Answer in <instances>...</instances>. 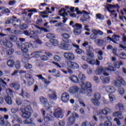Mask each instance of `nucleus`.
Here are the masks:
<instances>
[{"mask_svg": "<svg viewBox=\"0 0 126 126\" xmlns=\"http://www.w3.org/2000/svg\"><path fill=\"white\" fill-rule=\"evenodd\" d=\"M105 43H110L111 41H112V38L110 37V36H107L104 38Z\"/></svg>", "mask_w": 126, "mask_h": 126, "instance_id": "nucleus-62", "label": "nucleus"}, {"mask_svg": "<svg viewBox=\"0 0 126 126\" xmlns=\"http://www.w3.org/2000/svg\"><path fill=\"white\" fill-rule=\"evenodd\" d=\"M94 97L95 99L100 100L101 99V94L99 93H95L94 95Z\"/></svg>", "mask_w": 126, "mask_h": 126, "instance_id": "nucleus-49", "label": "nucleus"}, {"mask_svg": "<svg viewBox=\"0 0 126 126\" xmlns=\"http://www.w3.org/2000/svg\"><path fill=\"white\" fill-rule=\"evenodd\" d=\"M93 104H94L95 106H99L100 105V102H99V99H95L93 98L91 99Z\"/></svg>", "mask_w": 126, "mask_h": 126, "instance_id": "nucleus-44", "label": "nucleus"}, {"mask_svg": "<svg viewBox=\"0 0 126 126\" xmlns=\"http://www.w3.org/2000/svg\"><path fill=\"white\" fill-rule=\"evenodd\" d=\"M61 36L63 37V41L64 43H69L70 38V35L67 33H63L61 34Z\"/></svg>", "mask_w": 126, "mask_h": 126, "instance_id": "nucleus-13", "label": "nucleus"}, {"mask_svg": "<svg viewBox=\"0 0 126 126\" xmlns=\"http://www.w3.org/2000/svg\"><path fill=\"white\" fill-rule=\"evenodd\" d=\"M24 67L26 68V69H31V68H32V64L27 63L25 64Z\"/></svg>", "mask_w": 126, "mask_h": 126, "instance_id": "nucleus-58", "label": "nucleus"}, {"mask_svg": "<svg viewBox=\"0 0 126 126\" xmlns=\"http://www.w3.org/2000/svg\"><path fill=\"white\" fill-rule=\"evenodd\" d=\"M114 83L116 87H121V84L123 85H126V81H125V80L122 78L116 81H115Z\"/></svg>", "mask_w": 126, "mask_h": 126, "instance_id": "nucleus-17", "label": "nucleus"}, {"mask_svg": "<svg viewBox=\"0 0 126 126\" xmlns=\"http://www.w3.org/2000/svg\"><path fill=\"white\" fill-rule=\"evenodd\" d=\"M92 33L90 35V38L91 40H96L98 38L97 34L95 31V29H93L92 30Z\"/></svg>", "mask_w": 126, "mask_h": 126, "instance_id": "nucleus-20", "label": "nucleus"}, {"mask_svg": "<svg viewBox=\"0 0 126 126\" xmlns=\"http://www.w3.org/2000/svg\"><path fill=\"white\" fill-rule=\"evenodd\" d=\"M105 6V8H106L108 11L110 10V9H112V8H113V7H115L114 5L110 4H106Z\"/></svg>", "mask_w": 126, "mask_h": 126, "instance_id": "nucleus-50", "label": "nucleus"}, {"mask_svg": "<svg viewBox=\"0 0 126 126\" xmlns=\"http://www.w3.org/2000/svg\"><path fill=\"white\" fill-rule=\"evenodd\" d=\"M98 59L99 61H102L103 60V52L102 51H100L98 53Z\"/></svg>", "mask_w": 126, "mask_h": 126, "instance_id": "nucleus-57", "label": "nucleus"}, {"mask_svg": "<svg viewBox=\"0 0 126 126\" xmlns=\"http://www.w3.org/2000/svg\"><path fill=\"white\" fill-rule=\"evenodd\" d=\"M105 71H106V68L101 67L97 69L95 71V73L97 75L103 74L104 76H108L109 74L108 73L105 72Z\"/></svg>", "mask_w": 126, "mask_h": 126, "instance_id": "nucleus-6", "label": "nucleus"}, {"mask_svg": "<svg viewBox=\"0 0 126 126\" xmlns=\"http://www.w3.org/2000/svg\"><path fill=\"white\" fill-rule=\"evenodd\" d=\"M6 93L8 95H10V96H11V95H12V94L13 93V91H12L10 89H7V90H6Z\"/></svg>", "mask_w": 126, "mask_h": 126, "instance_id": "nucleus-61", "label": "nucleus"}, {"mask_svg": "<svg viewBox=\"0 0 126 126\" xmlns=\"http://www.w3.org/2000/svg\"><path fill=\"white\" fill-rule=\"evenodd\" d=\"M105 88L107 93H114L116 92V88L113 86H107Z\"/></svg>", "mask_w": 126, "mask_h": 126, "instance_id": "nucleus-21", "label": "nucleus"}, {"mask_svg": "<svg viewBox=\"0 0 126 126\" xmlns=\"http://www.w3.org/2000/svg\"><path fill=\"white\" fill-rule=\"evenodd\" d=\"M79 90V88L77 86H74L69 90V92L70 93H77L78 92V91Z\"/></svg>", "mask_w": 126, "mask_h": 126, "instance_id": "nucleus-24", "label": "nucleus"}, {"mask_svg": "<svg viewBox=\"0 0 126 126\" xmlns=\"http://www.w3.org/2000/svg\"><path fill=\"white\" fill-rule=\"evenodd\" d=\"M59 14L61 16L63 17V22L65 23V22H66V21L67 20V18H65V16H67V13H66V10H65L63 8L61 9V10L59 11Z\"/></svg>", "mask_w": 126, "mask_h": 126, "instance_id": "nucleus-8", "label": "nucleus"}, {"mask_svg": "<svg viewBox=\"0 0 126 126\" xmlns=\"http://www.w3.org/2000/svg\"><path fill=\"white\" fill-rule=\"evenodd\" d=\"M2 9L3 13H9L10 11L8 8L4 9L3 7H0V10Z\"/></svg>", "mask_w": 126, "mask_h": 126, "instance_id": "nucleus-54", "label": "nucleus"}, {"mask_svg": "<svg viewBox=\"0 0 126 126\" xmlns=\"http://www.w3.org/2000/svg\"><path fill=\"white\" fill-rule=\"evenodd\" d=\"M72 46L75 48H76V52L77 54L80 55V54H82V50L79 49V46L77 44H75L74 43L72 44Z\"/></svg>", "mask_w": 126, "mask_h": 126, "instance_id": "nucleus-31", "label": "nucleus"}, {"mask_svg": "<svg viewBox=\"0 0 126 126\" xmlns=\"http://www.w3.org/2000/svg\"><path fill=\"white\" fill-rule=\"evenodd\" d=\"M96 19H99V20H104L105 17L101 13H98L96 15Z\"/></svg>", "mask_w": 126, "mask_h": 126, "instance_id": "nucleus-41", "label": "nucleus"}, {"mask_svg": "<svg viewBox=\"0 0 126 126\" xmlns=\"http://www.w3.org/2000/svg\"><path fill=\"white\" fill-rule=\"evenodd\" d=\"M87 62L89 63H90V64H92L93 65L96 63V61L93 59L91 60V59H90V58H88V59L87 60Z\"/></svg>", "mask_w": 126, "mask_h": 126, "instance_id": "nucleus-48", "label": "nucleus"}, {"mask_svg": "<svg viewBox=\"0 0 126 126\" xmlns=\"http://www.w3.org/2000/svg\"><path fill=\"white\" fill-rule=\"evenodd\" d=\"M34 27L35 28H36V29H38L39 30H40V31H37V33H38V34H41L42 33V31H44V32H49V31H48V30H47L46 29L43 28V27H40L36 25H34Z\"/></svg>", "mask_w": 126, "mask_h": 126, "instance_id": "nucleus-23", "label": "nucleus"}, {"mask_svg": "<svg viewBox=\"0 0 126 126\" xmlns=\"http://www.w3.org/2000/svg\"><path fill=\"white\" fill-rule=\"evenodd\" d=\"M33 15L32 13H30L28 14V18H25L24 20L27 22V23H30L31 21H30V19L31 18V16Z\"/></svg>", "mask_w": 126, "mask_h": 126, "instance_id": "nucleus-38", "label": "nucleus"}, {"mask_svg": "<svg viewBox=\"0 0 126 126\" xmlns=\"http://www.w3.org/2000/svg\"><path fill=\"white\" fill-rule=\"evenodd\" d=\"M110 111H111V109L110 108L105 107L102 110H99L98 113L97 114V115L98 116H99L100 115H101V114H103V115H104L105 116H107L109 112H110Z\"/></svg>", "mask_w": 126, "mask_h": 126, "instance_id": "nucleus-18", "label": "nucleus"}, {"mask_svg": "<svg viewBox=\"0 0 126 126\" xmlns=\"http://www.w3.org/2000/svg\"><path fill=\"white\" fill-rule=\"evenodd\" d=\"M46 37L47 38H48V39H50V40L56 38V36H55V34L51 33H47L46 35Z\"/></svg>", "mask_w": 126, "mask_h": 126, "instance_id": "nucleus-45", "label": "nucleus"}, {"mask_svg": "<svg viewBox=\"0 0 126 126\" xmlns=\"http://www.w3.org/2000/svg\"><path fill=\"white\" fill-rule=\"evenodd\" d=\"M21 30H25V29H28V25L26 24H23L20 26Z\"/></svg>", "mask_w": 126, "mask_h": 126, "instance_id": "nucleus-51", "label": "nucleus"}, {"mask_svg": "<svg viewBox=\"0 0 126 126\" xmlns=\"http://www.w3.org/2000/svg\"><path fill=\"white\" fill-rule=\"evenodd\" d=\"M5 101L8 105H12V99L9 95L5 96Z\"/></svg>", "mask_w": 126, "mask_h": 126, "instance_id": "nucleus-26", "label": "nucleus"}, {"mask_svg": "<svg viewBox=\"0 0 126 126\" xmlns=\"http://www.w3.org/2000/svg\"><path fill=\"white\" fill-rule=\"evenodd\" d=\"M30 47H32L33 49H36L38 48V45L35 41H31L30 43H29V48Z\"/></svg>", "mask_w": 126, "mask_h": 126, "instance_id": "nucleus-30", "label": "nucleus"}, {"mask_svg": "<svg viewBox=\"0 0 126 126\" xmlns=\"http://www.w3.org/2000/svg\"><path fill=\"white\" fill-rule=\"evenodd\" d=\"M8 38L11 42H16V41H17V36L15 35H9Z\"/></svg>", "mask_w": 126, "mask_h": 126, "instance_id": "nucleus-37", "label": "nucleus"}, {"mask_svg": "<svg viewBox=\"0 0 126 126\" xmlns=\"http://www.w3.org/2000/svg\"><path fill=\"white\" fill-rule=\"evenodd\" d=\"M52 94H49L48 95L49 98L51 99V100H57V96L56 94V92L55 91H52Z\"/></svg>", "mask_w": 126, "mask_h": 126, "instance_id": "nucleus-29", "label": "nucleus"}, {"mask_svg": "<svg viewBox=\"0 0 126 126\" xmlns=\"http://www.w3.org/2000/svg\"><path fill=\"white\" fill-rule=\"evenodd\" d=\"M121 65H124V63L122 61L114 63V66L116 68H120Z\"/></svg>", "mask_w": 126, "mask_h": 126, "instance_id": "nucleus-39", "label": "nucleus"}, {"mask_svg": "<svg viewBox=\"0 0 126 126\" xmlns=\"http://www.w3.org/2000/svg\"><path fill=\"white\" fill-rule=\"evenodd\" d=\"M6 87V82L3 81V79L0 80V92H1L2 90H5Z\"/></svg>", "mask_w": 126, "mask_h": 126, "instance_id": "nucleus-22", "label": "nucleus"}, {"mask_svg": "<svg viewBox=\"0 0 126 126\" xmlns=\"http://www.w3.org/2000/svg\"><path fill=\"white\" fill-rule=\"evenodd\" d=\"M7 64L9 67H12L14 65V61L13 60H9L7 62Z\"/></svg>", "mask_w": 126, "mask_h": 126, "instance_id": "nucleus-43", "label": "nucleus"}, {"mask_svg": "<svg viewBox=\"0 0 126 126\" xmlns=\"http://www.w3.org/2000/svg\"><path fill=\"white\" fill-rule=\"evenodd\" d=\"M106 69L108 70V71H115L116 70V69L112 65H109L108 68H105V70Z\"/></svg>", "mask_w": 126, "mask_h": 126, "instance_id": "nucleus-52", "label": "nucleus"}, {"mask_svg": "<svg viewBox=\"0 0 126 126\" xmlns=\"http://www.w3.org/2000/svg\"><path fill=\"white\" fill-rule=\"evenodd\" d=\"M61 100L63 103H67L69 101V94L66 93L62 94L61 95Z\"/></svg>", "mask_w": 126, "mask_h": 126, "instance_id": "nucleus-15", "label": "nucleus"}, {"mask_svg": "<svg viewBox=\"0 0 126 126\" xmlns=\"http://www.w3.org/2000/svg\"><path fill=\"white\" fill-rule=\"evenodd\" d=\"M9 85H10V87H11V88H14V90H16V91L20 89V84H19V83L17 82L12 83L10 84Z\"/></svg>", "mask_w": 126, "mask_h": 126, "instance_id": "nucleus-19", "label": "nucleus"}, {"mask_svg": "<svg viewBox=\"0 0 126 126\" xmlns=\"http://www.w3.org/2000/svg\"><path fill=\"white\" fill-rule=\"evenodd\" d=\"M82 46L83 47H85L87 53H89L94 51V49H93V47L91 45H88V42L87 41H85L84 43H83Z\"/></svg>", "mask_w": 126, "mask_h": 126, "instance_id": "nucleus-16", "label": "nucleus"}, {"mask_svg": "<svg viewBox=\"0 0 126 126\" xmlns=\"http://www.w3.org/2000/svg\"><path fill=\"white\" fill-rule=\"evenodd\" d=\"M80 92L82 94H87L89 97L92 96L93 95L92 84L89 82H87L85 84H84V82H83Z\"/></svg>", "mask_w": 126, "mask_h": 126, "instance_id": "nucleus-1", "label": "nucleus"}, {"mask_svg": "<svg viewBox=\"0 0 126 126\" xmlns=\"http://www.w3.org/2000/svg\"><path fill=\"white\" fill-rule=\"evenodd\" d=\"M35 34L36 33H35V32H34V31H30L29 36H30L31 38H35Z\"/></svg>", "mask_w": 126, "mask_h": 126, "instance_id": "nucleus-60", "label": "nucleus"}, {"mask_svg": "<svg viewBox=\"0 0 126 126\" xmlns=\"http://www.w3.org/2000/svg\"><path fill=\"white\" fill-rule=\"evenodd\" d=\"M15 65V67H16V68H17V69H20V67H21V64L20 61H17L16 62Z\"/></svg>", "mask_w": 126, "mask_h": 126, "instance_id": "nucleus-53", "label": "nucleus"}, {"mask_svg": "<svg viewBox=\"0 0 126 126\" xmlns=\"http://www.w3.org/2000/svg\"><path fill=\"white\" fill-rule=\"evenodd\" d=\"M16 45L18 48L21 49L22 53H28V49L29 48V42H25L24 44L21 41H17Z\"/></svg>", "mask_w": 126, "mask_h": 126, "instance_id": "nucleus-3", "label": "nucleus"}, {"mask_svg": "<svg viewBox=\"0 0 126 126\" xmlns=\"http://www.w3.org/2000/svg\"><path fill=\"white\" fill-rule=\"evenodd\" d=\"M20 95L22 97H23V98H24L25 97L28 98H30V94H29V93H28L25 92L23 89H22V91L21 93L20 94Z\"/></svg>", "mask_w": 126, "mask_h": 126, "instance_id": "nucleus-25", "label": "nucleus"}, {"mask_svg": "<svg viewBox=\"0 0 126 126\" xmlns=\"http://www.w3.org/2000/svg\"><path fill=\"white\" fill-rule=\"evenodd\" d=\"M75 10L77 12V14H82L84 18H86V19H90V16H89V13H88L86 11H83L82 12L79 11V9L78 8H76Z\"/></svg>", "mask_w": 126, "mask_h": 126, "instance_id": "nucleus-10", "label": "nucleus"}, {"mask_svg": "<svg viewBox=\"0 0 126 126\" xmlns=\"http://www.w3.org/2000/svg\"><path fill=\"white\" fill-rule=\"evenodd\" d=\"M114 121L116 122V124L118 126H122V123H121V120L119 118H115Z\"/></svg>", "mask_w": 126, "mask_h": 126, "instance_id": "nucleus-56", "label": "nucleus"}, {"mask_svg": "<svg viewBox=\"0 0 126 126\" xmlns=\"http://www.w3.org/2000/svg\"><path fill=\"white\" fill-rule=\"evenodd\" d=\"M40 101L42 104L44 105H49V103H48V99L43 96H40L39 97Z\"/></svg>", "mask_w": 126, "mask_h": 126, "instance_id": "nucleus-33", "label": "nucleus"}, {"mask_svg": "<svg viewBox=\"0 0 126 126\" xmlns=\"http://www.w3.org/2000/svg\"><path fill=\"white\" fill-rule=\"evenodd\" d=\"M100 79L104 82V83H109V82H110V78L109 77L101 76L100 77Z\"/></svg>", "mask_w": 126, "mask_h": 126, "instance_id": "nucleus-34", "label": "nucleus"}, {"mask_svg": "<svg viewBox=\"0 0 126 126\" xmlns=\"http://www.w3.org/2000/svg\"><path fill=\"white\" fill-rule=\"evenodd\" d=\"M87 56L90 58H94V53L91 52H87Z\"/></svg>", "mask_w": 126, "mask_h": 126, "instance_id": "nucleus-63", "label": "nucleus"}, {"mask_svg": "<svg viewBox=\"0 0 126 126\" xmlns=\"http://www.w3.org/2000/svg\"><path fill=\"white\" fill-rule=\"evenodd\" d=\"M53 115L55 118H63V110L61 108H57L55 110Z\"/></svg>", "mask_w": 126, "mask_h": 126, "instance_id": "nucleus-9", "label": "nucleus"}, {"mask_svg": "<svg viewBox=\"0 0 126 126\" xmlns=\"http://www.w3.org/2000/svg\"><path fill=\"white\" fill-rule=\"evenodd\" d=\"M25 78L28 80V84L29 86H32V85L34 84V79H33V77H32V76L30 74H26L25 75Z\"/></svg>", "mask_w": 126, "mask_h": 126, "instance_id": "nucleus-11", "label": "nucleus"}, {"mask_svg": "<svg viewBox=\"0 0 126 126\" xmlns=\"http://www.w3.org/2000/svg\"><path fill=\"white\" fill-rule=\"evenodd\" d=\"M112 122L111 121H105L104 122L105 126H112Z\"/></svg>", "mask_w": 126, "mask_h": 126, "instance_id": "nucleus-64", "label": "nucleus"}, {"mask_svg": "<svg viewBox=\"0 0 126 126\" xmlns=\"http://www.w3.org/2000/svg\"><path fill=\"white\" fill-rule=\"evenodd\" d=\"M67 65L72 69H77V68H79V65L77 63L72 61H67Z\"/></svg>", "mask_w": 126, "mask_h": 126, "instance_id": "nucleus-7", "label": "nucleus"}, {"mask_svg": "<svg viewBox=\"0 0 126 126\" xmlns=\"http://www.w3.org/2000/svg\"><path fill=\"white\" fill-rule=\"evenodd\" d=\"M72 27L73 28V31L74 35H80V33H81V29H82V25L79 23H76L72 25Z\"/></svg>", "mask_w": 126, "mask_h": 126, "instance_id": "nucleus-4", "label": "nucleus"}, {"mask_svg": "<svg viewBox=\"0 0 126 126\" xmlns=\"http://www.w3.org/2000/svg\"><path fill=\"white\" fill-rule=\"evenodd\" d=\"M53 60H54L55 62L59 63L62 61V58L59 55H55L53 57Z\"/></svg>", "mask_w": 126, "mask_h": 126, "instance_id": "nucleus-47", "label": "nucleus"}, {"mask_svg": "<svg viewBox=\"0 0 126 126\" xmlns=\"http://www.w3.org/2000/svg\"><path fill=\"white\" fill-rule=\"evenodd\" d=\"M2 43V45L6 48H12V46H13L12 42L6 39V38H3Z\"/></svg>", "mask_w": 126, "mask_h": 126, "instance_id": "nucleus-14", "label": "nucleus"}, {"mask_svg": "<svg viewBox=\"0 0 126 126\" xmlns=\"http://www.w3.org/2000/svg\"><path fill=\"white\" fill-rule=\"evenodd\" d=\"M63 57L66 60H68V61H74V59H75V56H74V54L71 52L64 53Z\"/></svg>", "mask_w": 126, "mask_h": 126, "instance_id": "nucleus-5", "label": "nucleus"}, {"mask_svg": "<svg viewBox=\"0 0 126 126\" xmlns=\"http://www.w3.org/2000/svg\"><path fill=\"white\" fill-rule=\"evenodd\" d=\"M120 38H121V36L117 35H114L112 37V41L113 42V43H116V42L120 40Z\"/></svg>", "mask_w": 126, "mask_h": 126, "instance_id": "nucleus-35", "label": "nucleus"}, {"mask_svg": "<svg viewBox=\"0 0 126 126\" xmlns=\"http://www.w3.org/2000/svg\"><path fill=\"white\" fill-rule=\"evenodd\" d=\"M113 117H118L120 120L124 119V115L122 114L121 112L117 111L113 114Z\"/></svg>", "mask_w": 126, "mask_h": 126, "instance_id": "nucleus-28", "label": "nucleus"}, {"mask_svg": "<svg viewBox=\"0 0 126 126\" xmlns=\"http://www.w3.org/2000/svg\"><path fill=\"white\" fill-rule=\"evenodd\" d=\"M21 112L22 113V117L23 119H29L31 117L32 108L30 106L25 107V106L22 105L21 107Z\"/></svg>", "mask_w": 126, "mask_h": 126, "instance_id": "nucleus-2", "label": "nucleus"}, {"mask_svg": "<svg viewBox=\"0 0 126 126\" xmlns=\"http://www.w3.org/2000/svg\"><path fill=\"white\" fill-rule=\"evenodd\" d=\"M75 118L71 116L69 118L68 124H69V125H71V126H72V125L75 123Z\"/></svg>", "mask_w": 126, "mask_h": 126, "instance_id": "nucleus-36", "label": "nucleus"}, {"mask_svg": "<svg viewBox=\"0 0 126 126\" xmlns=\"http://www.w3.org/2000/svg\"><path fill=\"white\" fill-rule=\"evenodd\" d=\"M69 79L72 82H73L74 83H78V82H79L78 78L76 76L72 75L70 76Z\"/></svg>", "mask_w": 126, "mask_h": 126, "instance_id": "nucleus-27", "label": "nucleus"}, {"mask_svg": "<svg viewBox=\"0 0 126 126\" xmlns=\"http://www.w3.org/2000/svg\"><path fill=\"white\" fill-rule=\"evenodd\" d=\"M60 47L63 50H64L65 51H70L71 49H72V47L71 46V45L68 44V43H62L60 44Z\"/></svg>", "mask_w": 126, "mask_h": 126, "instance_id": "nucleus-12", "label": "nucleus"}, {"mask_svg": "<svg viewBox=\"0 0 126 126\" xmlns=\"http://www.w3.org/2000/svg\"><path fill=\"white\" fill-rule=\"evenodd\" d=\"M16 103L18 105H21V104H22V100L19 97H17L16 99Z\"/></svg>", "mask_w": 126, "mask_h": 126, "instance_id": "nucleus-59", "label": "nucleus"}, {"mask_svg": "<svg viewBox=\"0 0 126 126\" xmlns=\"http://www.w3.org/2000/svg\"><path fill=\"white\" fill-rule=\"evenodd\" d=\"M6 55H7V56H11V55L13 54V53H14V50L11 49H9L8 50H7L6 51Z\"/></svg>", "mask_w": 126, "mask_h": 126, "instance_id": "nucleus-55", "label": "nucleus"}, {"mask_svg": "<svg viewBox=\"0 0 126 126\" xmlns=\"http://www.w3.org/2000/svg\"><path fill=\"white\" fill-rule=\"evenodd\" d=\"M44 121L46 122L54 121V117L51 116V114H47L46 117H44Z\"/></svg>", "mask_w": 126, "mask_h": 126, "instance_id": "nucleus-32", "label": "nucleus"}, {"mask_svg": "<svg viewBox=\"0 0 126 126\" xmlns=\"http://www.w3.org/2000/svg\"><path fill=\"white\" fill-rule=\"evenodd\" d=\"M94 42L95 44L99 45V46H102L103 45V40L101 39H96L94 40Z\"/></svg>", "mask_w": 126, "mask_h": 126, "instance_id": "nucleus-42", "label": "nucleus"}, {"mask_svg": "<svg viewBox=\"0 0 126 126\" xmlns=\"http://www.w3.org/2000/svg\"><path fill=\"white\" fill-rule=\"evenodd\" d=\"M78 77L79 79L81 80L82 83H83V81H84V80L86 79V77H85V75L82 74V73H80V74L78 75Z\"/></svg>", "mask_w": 126, "mask_h": 126, "instance_id": "nucleus-40", "label": "nucleus"}, {"mask_svg": "<svg viewBox=\"0 0 126 126\" xmlns=\"http://www.w3.org/2000/svg\"><path fill=\"white\" fill-rule=\"evenodd\" d=\"M50 42L53 44V46H58L59 45V41H58L57 39H51Z\"/></svg>", "mask_w": 126, "mask_h": 126, "instance_id": "nucleus-46", "label": "nucleus"}]
</instances>
